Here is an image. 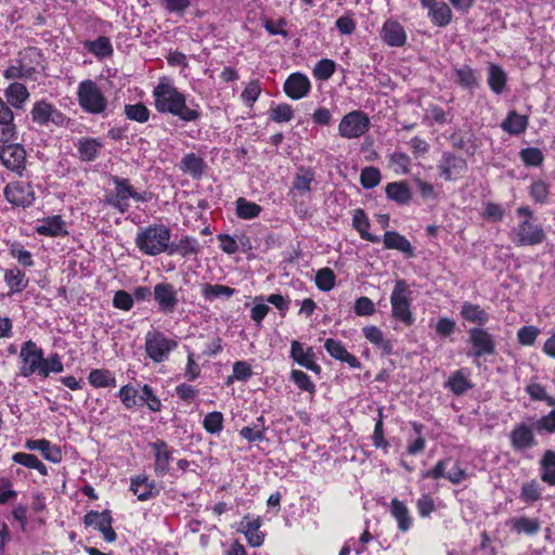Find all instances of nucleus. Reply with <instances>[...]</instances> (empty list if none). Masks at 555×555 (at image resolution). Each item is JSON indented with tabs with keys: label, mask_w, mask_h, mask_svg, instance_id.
Instances as JSON below:
<instances>
[{
	"label": "nucleus",
	"mask_w": 555,
	"mask_h": 555,
	"mask_svg": "<svg viewBox=\"0 0 555 555\" xmlns=\"http://www.w3.org/2000/svg\"><path fill=\"white\" fill-rule=\"evenodd\" d=\"M154 107L159 114H169L183 122L197 121L201 105L189 94L180 91L170 77L163 76L152 91Z\"/></svg>",
	"instance_id": "nucleus-1"
},
{
	"label": "nucleus",
	"mask_w": 555,
	"mask_h": 555,
	"mask_svg": "<svg viewBox=\"0 0 555 555\" xmlns=\"http://www.w3.org/2000/svg\"><path fill=\"white\" fill-rule=\"evenodd\" d=\"M64 365L59 353H51L43 357V350L35 341L26 340L22 344L18 353V375L30 377L37 375L40 378H48L51 373H62Z\"/></svg>",
	"instance_id": "nucleus-2"
},
{
	"label": "nucleus",
	"mask_w": 555,
	"mask_h": 555,
	"mask_svg": "<svg viewBox=\"0 0 555 555\" xmlns=\"http://www.w3.org/2000/svg\"><path fill=\"white\" fill-rule=\"evenodd\" d=\"M170 241L171 231L163 223H153L139 228L134 238L137 248L146 256L168 254Z\"/></svg>",
	"instance_id": "nucleus-3"
},
{
	"label": "nucleus",
	"mask_w": 555,
	"mask_h": 555,
	"mask_svg": "<svg viewBox=\"0 0 555 555\" xmlns=\"http://www.w3.org/2000/svg\"><path fill=\"white\" fill-rule=\"evenodd\" d=\"M517 215L522 220L513 228L511 237L518 246H532L542 243L545 238L543 228L533 222L532 211L527 206L517 209Z\"/></svg>",
	"instance_id": "nucleus-4"
},
{
	"label": "nucleus",
	"mask_w": 555,
	"mask_h": 555,
	"mask_svg": "<svg viewBox=\"0 0 555 555\" xmlns=\"http://www.w3.org/2000/svg\"><path fill=\"white\" fill-rule=\"evenodd\" d=\"M77 100L81 109L89 114H104L108 107V100L101 88L91 79L82 80L77 90Z\"/></svg>",
	"instance_id": "nucleus-5"
},
{
	"label": "nucleus",
	"mask_w": 555,
	"mask_h": 555,
	"mask_svg": "<svg viewBox=\"0 0 555 555\" xmlns=\"http://www.w3.org/2000/svg\"><path fill=\"white\" fill-rule=\"evenodd\" d=\"M411 302L409 284L404 280H397L390 295L391 315L405 326H411L415 322L411 310Z\"/></svg>",
	"instance_id": "nucleus-6"
},
{
	"label": "nucleus",
	"mask_w": 555,
	"mask_h": 555,
	"mask_svg": "<svg viewBox=\"0 0 555 555\" xmlns=\"http://www.w3.org/2000/svg\"><path fill=\"white\" fill-rule=\"evenodd\" d=\"M178 347V340L167 336L158 330L149 331L144 337V350L146 357L154 363L167 361L172 351Z\"/></svg>",
	"instance_id": "nucleus-7"
},
{
	"label": "nucleus",
	"mask_w": 555,
	"mask_h": 555,
	"mask_svg": "<svg viewBox=\"0 0 555 555\" xmlns=\"http://www.w3.org/2000/svg\"><path fill=\"white\" fill-rule=\"evenodd\" d=\"M371 128V120L366 113L354 109L346 115L339 121L338 134L347 140L359 139Z\"/></svg>",
	"instance_id": "nucleus-8"
},
{
	"label": "nucleus",
	"mask_w": 555,
	"mask_h": 555,
	"mask_svg": "<svg viewBox=\"0 0 555 555\" xmlns=\"http://www.w3.org/2000/svg\"><path fill=\"white\" fill-rule=\"evenodd\" d=\"M5 199L16 207H29L36 199L33 185L25 181H13L5 185L3 190Z\"/></svg>",
	"instance_id": "nucleus-9"
},
{
	"label": "nucleus",
	"mask_w": 555,
	"mask_h": 555,
	"mask_svg": "<svg viewBox=\"0 0 555 555\" xmlns=\"http://www.w3.org/2000/svg\"><path fill=\"white\" fill-rule=\"evenodd\" d=\"M0 163L9 170L21 175L26 167V151L22 144H0Z\"/></svg>",
	"instance_id": "nucleus-10"
},
{
	"label": "nucleus",
	"mask_w": 555,
	"mask_h": 555,
	"mask_svg": "<svg viewBox=\"0 0 555 555\" xmlns=\"http://www.w3.org/2000/svg\"><path fill=\"white\" fill-rule=\"evenodd\" d=\"M153 297L158 311L164 314L173 313L179 305L178 291L169 282L157 283L153 289Z\"/></svg>",
	"instance_id": "nucleus-11"
},
{
	"label": "nucleus",
	"mask_w": 555,
	"mask_h": 555,
	"mask_svg": "<svg viewBox=\"0 0 555 555\" xmlns=\"http://www.w3.org/2000/svg\"><path fill=\"white\" fill-rule=\"evenodd\" d=\"M86 527H92L100 531L106 542H114L117 538L113 529V517L109 511L96 512L90 511L83 517Z\"/></svg>",
	"instance_id": "nucleus-12"
},
{
	"label": "nucleus",
	"mask_w": 555,
	"mask_h": 555,
	"mask_svg": "<svg viewBox=\"0 0 555 555\" xmlns=\"http://www.w3.org/2000/svg\"><path fill=\"white\" fill-rule=\"evenodd\" d=\"M30 115L33 121L40 126H46L49 122L61 126L65 121V116L54 105L44 100L34 104Z\"/></svg>",
	"instance_id": "nucleus-13"
},
{
	"label": "nucleus",
	"mask_w": 555,
	"mask_h": 555,
	"mask_svg": "<svg viewBox=\"0 0 555 555\" xmlns=\"http://www.w3.org/2000/svg\"><path fill=\"white\" fill-rule=\"evenodd\" d=\"M512 448L516 452H525L537 444L533 426L527 423L517 424L509 433Z\"/></svg>",
	"instance_id": "nucleus-14"
},
{
	"label": "nucleus",
	"mask_w": 555,
	"mask_h": 555,
	"mask_svg": "<svg viewBox=\"0 0 555 555\" xmlns=\"http://www.w3.org/2000/svg\"><path fill=\"white\" fill-rule=\"evenodd\" d=\"M35 230L37 234L48 237L65 236L68 234L67 224L60 215L38 219Z\"/></svg>",
	"instance_id": "nucleus-15"
},
{
	"label": "nucleus",
	"mask_w": 555,
	"mask_h": 555,
	"mask_svg": "<svg viewBox=\"0 0 555 555\" xmlns=\"http://www.w3.org/2000/svg\"><path fill=\"white\" fill-rule=\"evenodd\" d=\"M311 90L309 78L302 73L291 74L284 82V92L292 100L306 98Z\"/></svg>",
	"instance_id": "nucleus-16"
},
{
	"label": "nucleus",
	"mask_w": 555,
	"mask_h": 555,
	"mask_svg": "<svg viewBox=\"0 0 555 555\" xmlns=\"http://www.w3.org/2000/svg\"><path fill=\"white\" fill-rule=\"evenodd\" d=\"M154 454V472L156 476L164 477L169 472V465L172 461V450L163 440L150 443Z\"/></svg>",
	"instance_id": "nucleus-17"
},
{
	"label": "nucleus",
	"mask_w": 555,
	"mask_h": 555,
	"mask_svg": "<svg viewBox=\"0 0 555 555\" xmlns=\"http://www.w3.org/2000/svg\"><path fill=\"white\" fill-rule=\"evenodd\" d=\"M291 358L300 366H304L315 374H320L321 366L317 363L315 354L311 347L306 348L298 340H293L291 345Z\"/></svg>",
	"instance_id": "nucleus-18"
},
{
	"label": "nucleus",
	"mask_w": 555,
	"mask_h": 555,
	"mask_svg": "<svg viewBox=\"0 0 555 555\" xmlns=\"http://www.w3.org/2000/svg\"><path fill=\"white\" fill-rule=\"evenodd\" d=\"M24 447L29 451H39L44 460L54 464L60 463L63 459L61 447L44 438L27 439Z\"/></svg>",
	"instance_id": "nucleus-19"
},
{
	"label": "nucleus",
	"mask_w": 555,
	"mask_h": 555,
	"mask_svg": "<svg viewBox=\"0 0 555 555\" xmlns=\"http://www.w3.org/2000/svg\"><path fill=\"white\" fill-rule=\"evenodd\" d=\"M129 490L139 501H149L158 494L155 481L145 474H139L130 477Z\"/></svg>",
	"instance_id": "nucleus-20"
},
{
	"label": "nucleus",
	"mask_w": 555,
	"mask_h": 555,
	"mask_svg": "<svg viewBox=\"0 0 555 555\" xmlns=\"http://www.w3.org/2000/svg\"><path fill=\"white\" fill-rule=\"evenodd\" d=\"M374 537L364 530L359 538L349 539L339 552V555H370V547L376 544Z\"/></svg>",
	"instance_id": "nucleus-21"
},
{
	"label": "nucleus",
	"mask_w": 555,
	"mask_h": 555,
	"mask_svg": "<svg viewBox=\"0 0 555 555\" xmlns=\"http://www.w3.org/2000/svg\"><path fill=\"white\" fill-rule=\"evenodd\" d=\"M469 340L474 348V357L479 358L485 354L494 353L495 344L492 336L487 331L481 328L470 330Z\"/></svg>",
	"instance_id": "nucleus-22"
},
{
	"label": "nucleus",
	"mask_w": 555,
	"mask_h": 555,
	"mask_svg": "<svg viewBox=\"0 0 555 555\" xmlns=\"http://www.w3.org/2000/svg\"><path fill=\"white\" fill-rule=\"evenodd\" d=\"M423 8L428 9V16L433 24L447 26L452 18V11L446 2L437 0H420Z\"/></svg>",
	"instance_id": "nucleus-23"
},
{
	"label": "nucleus",
	"mask_w": 555,
	"mask_h": 555,
	"mask_svg": "<svg viewBox=\"0 0 555 555\" xmlns=\"http://www.w3.org/2000/svg\"><path fill=\"white\" fill-rule=\"evenodd\" d=\"M380 38L389 47H402L406 42V33L399 22L387 20L383 24Z\"/></svg>",
	"instance_id": "nucleus-24"
},
{
	"label": "nucleus",
	"mask_w": 555,
	"mask_h": 555,
	"mask_svg": "<svg viewBox=\"0 0 555 555\" xmlns=\"http://www.w3.org/2000/svg\"><path fill=\"white\" fill-rule=\"evenodd\" d=\"M324 348L335 360L347 363L351 369H361V362L346 349L341 341L327 338L324 343Z\"/></svg>",
	"instance_id": "nucleus-25"
},
{
	"label": "nucleus",
	"mask_w": 555,
	"mask_h": 555,
	"mask_svg": "<svg viewBox=\"0 0 555 555\" xmlns=\"http://www.w3.org/2000/svg\"><path fill=\"white\" fill-rule=\"evenodd\" d=\"M262 520L260 517H244L241 522L240 531L244 533L248 544L251 547H259L264 541V533L260 530Z\"/></svg>",
	"instance_id": "nucleus-26"
},
{
	"label": "nucleus",
	"mask_w": 555,
	"mask_h": 555,
	"mask_svg": "<svg viewBox=\"0 0 555 555\" xmlns=\"http://www.w3.org/2000/svg\"><path fill=\"white\" fill-rule=\"evenodd\" d=\"M115 192L107 198V203L124 214L129 208L130 183L127 179L115 178Z\"/></svg>",
	"instance_id": "nucleus-27"
},
{
	"label": "nucleus",
	"mask_w": 555,
	"mask_h": 555,
	"mask_svg": "<svg viewBox=\"0 0 555 555\" xmlns=\"http://www.w3.org/2000/svg\"><path fill=\"white\" fill-rule=\"evenodd\" d=\"M383 244L386 249H395L404 255L405 258L415 256L411 242L397 231H386L383 236Z\"/></svg>",
	"instance_id": "nucleus-28"
},
{
	"label": "nucleus",
	"mask_w": 555,
	"mask_h": 555,
	"mask_svg": "<svg viewBox=\"0 0 555 555\" xmlns=\"http://www.w3.org/2000/svg\"><path fill=\"white\" fill-rule=\"evenodd\" d=\"M466 169V162L457 156L444 154L439 164L441 177L446 180H454L460 177Z\"/></svg>",
	"instance_id": "nucleus-29"
},
{
	"label": "nucleus",
	"mask_w": 555,
	"mask_h": 555,
	"mask_svg": "<svg viewBox=\"0 0 555 555\" xmlns=\"http://www.w3.org/2000/svg\"><path fill=\"white\" fill-rule=\"evenodd\" d=\"M390 515L397 522L401 532H408L413 526V517L404 502L392 499L390 502Z\"/></svg>",
	"instance_id": "nucleus-30"
},
{
	"label": "nucleus",
	"mask_w": 555,
	"mask_h": 555,
	"mask_svg": "<svg viewBox=\"0 0 555 555\" xmlns=\"http://www.w3.org/2000/svg\"><path fill=\"white\" fill-rule=\"evenodd\" d=\"M3 281L10 289L9 296L22 293L29 283L25 272L17 267L5 269L3 272Z\"/></svg>",
	"instance_id": "nucleus-31"
},
{
	"label": "nucleus",
	"mask_w": 555,
	"mask_h": 555,
	"mask_svg": "<svg viewBox=\"0 0 555 555\" xmlns=\"http://www.w3.org/2000/svg\"><path fill=\"white\" fill-rule=\"evenodd\" d=\"M363 336L367 341L379 349L384 354H391L393 345L390 339L386 338L383 331L375 325H367L362 328Z\"/></svg>",
	"instance_id": "nucleus-32"
},
{
	"label": "nucleus",
	"mask_w": 555,
	"mask_h": 555,
	"mask_svg": "<svg viewBox=\"0 0 555 555\" xmlns=\"http://www.w3.org/2000/svg\"><path fill=\"white\" fill-rule=\"evenodd\" d=\"M16 63H20L22 70L30 77L41 65L42 54L37 48L28 47L20 52Z\"/></svg>",
	"instance_id": "nucleus-33"
},
{
	"label": "nucleus",
	"mask_w": 555,
	"mask_h": 555,
	"mask_svg": "<svg viewBox=\"0 0 555 555\" xmlns=\"http://www.w3.org/2000/svg\"><path fill=\"white\" fill-rule=\"evenodd\" d=\"M446 387L454 395L461 396L473 388L470 373L467 369H461L453 372L446 383Z\"/></svg>",
	"instance_id": "nucleus-34"
},
{
	"label": "nucleus",
	"mask_w": 555,
	"mask_h": 555,
	"mask_svg": "<svg viewBox=\"0 0 555 555\" xmlns=\"http://www.w3.org/2000/svg\"><path fill=\"white\" fill-rule=\"evenodd\" d=\"M352 227L362 240L371 243L379 242V237L370 232L371 222L363 209L357 208L352 211Z\"/></svg>",
	"instance_id": "nucleus-35"
},
{
	"label": "nucleus",
	"mask_w": 555,
	"mask_h": 555,
	"mask_svg": "<svg viewBox=\"0 0 555 555\" xmlns=\"http://www.w3.org/2000/svg\"><path fill=\"white\" fill-rule=\"evenodd\" d=\"M103 145V141L99 138H81L77 143L80 159L83 162L94 160L99 156Z\"/></svg>",
	"instance_id": "nucleus-36"
},
{
	"label": "nucleus",
	"mask_w": 555,
	"mask_h": 555,
	"mask_svg": "<svg viewBox=\"0 0 555 555\" xmlns=\"http://www.w3.org/2000/svg\"><path fill=\"white\" fill-rule=\"evenodd\" d=\"M506 526L518 534L525 533L533 535L539 532L541 524L537 518H529L527 516L513 517L506 521Z\"/></svg>",
	"instance_id": "nucleus-37"
},
{
	"label": "nucleus",
	"mask_w": 555,
	"mask_h": 555,
	"mask_svg": "<svg viewBox=\"0 0 555 555\" xmlns=\"http://www.w3.org/2000/svg\"><path fill=\"white\" fill-rule=\"evenodd\" d=\"M4 96L11 106L23 108L29 99V92L23 83L12 82L4 90Z\"/></svg>",
	"instance_id": "nucleus-38"
},
{
	"label": "nucleus",
	"mask_w": 555,
	"mask_h": 555,
	"mask_svg": "<svg viewBox=\"0 0 555 555\" xmlns=\"http://www.w3.org/2000/svg\"><path fill=\"white\" fill-rule=\"evenodd\" d=\"M88 383L93 388H115L117 385L116 376L106 369H93L88 375Z\"/></svg>",
	"instance_id": "nucleus-39"
},
{
	"label": "nucleus",
	"mask_w": 555,
	"mask_h": 555,
	"mask_svg": "<svg viewBox=\"0 0 555 555\" xmlns=\"http://www.w3.org/2000/svg\"><path fill=\"white\" fill-rule=\"evenodd\" d=\"M502 129L513 135L521 134L528 127V117L511 111L501 125Z\"/></svg>",
	"instance_id": "nucleus-40"
},
{
	"label": "nucleus",
	"mask_w": 555,
	"mask_h": 555,
	"mask_svg": "<svg viewBox=\"0 0 555 555\" xmlns=\"http://www.w3.org/2000/svg\"><path fill=\"white\" fill-rule=\"evenodd\" d=\"M386 195L389 199L400 204L405 205L412 198L411 190L406 182H390L386 185L385 189Z\"/></svg>",
	"instance_id": "nucleus-41"
},
{
	"label": "nucleus",
	"mask_w": 555,
	"mask_h": 555,
	"mask_svg": "<svg viewBox=\"0 0 555 555\" xmlns=\"http://www.w3.org/2000/svg\"><path fill=\"white\" fill-rule=\"evenodd\" d=\"M262 207L245 197H238L235 201V215L242 220H253L259 217Z\"/></svg>",
	"instance_id": "nucleus-42"
},
{
	"label": "nucleus",
	"mask_w": 555,
	"mask_h": 555,
	"mask_svg": "<svg viewBox=\"0 0 555 555\" xmlns=\"http://www.w3.org/2000/svg\"><path fill=\"white\" fill-rule=\"evenodd\" d=\"M235 292L234 288L222 284L204 283L201 285V295L207 301H212L217 298H231Z\"/></svg>",
	"instance_id": "nucleus-43"
},
{
	"label": "nucleus",
	"mask_w": 555,
	"mask_h": 555,
	"mask_svg": "<svg viewBox=\"0 0 555 555\" xmlns=\"http://www.w3.org/2000/svg\"><path fill=\"white\" fill-rule=\"evenodd\" d=\"M83 46L99 60L111 56L114 51L109 38L105 36H100L95 40H87Z\"/></svg>",
	"instance_id": "nucleus-44"
},
{
	"label": "nucleus",
	"mask_w": 555,
	"mask_h": 555,
	"mask_svg": "<svg viewBox=\"0 0 555 555\" xmlns=\"http://www.w3.org/2000/svg\"><path fill=\"white\" fill-rule=\"evenodd\" d=\"M199 243L195 237L184 236L177 244H170L168 255H180L184 258L197 255Z\"/></svg>",
	"instance_id": "nucleus-45"
},
{
	"label": "nucleus",
	"mask_w": 555,
	"mask_h": 555,
	"mask_svg": "<svg viewBox=\"0 0 555 555\" xmlns=\"http://www.w3.org/2000/svg\"><path fill=\"white\" fill-rule=\"evenodd\" d=\"M487 80L491 91L501 94L505 89L507 76L500 65L491 63L488 67Z\"/></svg>",
	"instance_id": "nucleus-46"
},
{
	"label": "nucleus",
	"mask_w": 555,
	"mask_h": 555,
	"mask_svg": "<svg viewBox=\"0 0 555 555\" xmlns=\"http://www.w3.org/2000/svg\"><path fill=\"white\" fill-rule=\"evenodd\" d=\"M314 182V171L311 169L301 168L299 172L294 177L292 191L298 192L300 195H305L312 191Z\"/></svg>",
	"instance_id": "nucleus-47"
},
{
	"label": "nucleus",
	"mask_w": 555,
	"mask_h": 555,
	"mask_svg": "<svg viewBox=\"0 0 555 555\" xmlns=\"http://www.w3.org/2000/svg\"><path fill=\"white\" fill-rule=\"evenodd\" d=\"M12 461L26 468L37 470L41 476L48 475V467L41 462L38 456L26 452H16L12 455Z\"/></svg>",
	"instance_id": "nucleus-48"
},
{
	"label": "nucleus",
	"mask_w": 555,
	"mask_h": 555,
	"mask_svg": "<svg viewBox=\"0 0 555 555\" xmlns=\"http://www.w3.org/2000/svg\"><path fill=\"white\" fill-rule=\"evenodd\" d=\"M541 479L550 485L555 486V452L547 450L544 452L540 461Z\"/></svg>",
	"instance_id": "nucleus-49"
},
{
	"label": "nucleus",
	"mask_w": 555,
	"mask_h": 555,
	"mask_svg": "<svg viewBox=\"0 0 555 555\" xmlns=\"http://www.w3.org/2000/svg\"><path fill=\"white\" fill-rule=\"evenodd\" d=\"M461 315L468 322L483 325L488 322V313L479 306L472 302H464L461 309Z\"/></svg>",
	"instance_id": "nucleus-50"
},
{
	"label": "nucleus",
	"mask_w": 555,
	"mask_h": 555,
	"mask_svg": "<svg viewBox=\"0 0 555 555\" xmlns=\"http://www.w3.org/2000/svg\"><path fill=\"white\" fill-rule=\"evenodd\" d=\"M204 168L205 163L203 158L194 153L184 155L181 160V170L191 175L193 178H199L204 172Z\"/></svg>",
	"instance_id": "nucleus-51"
},
{
	"label": "nucleus",
	"mask_w": 555,
	"mask_h": 555,
	"mask_svg": "<svg viewBox=\"0 0 555 555\" xmlns=\"http://www.w3.org/2000/svg\"><path fill=\"white\" fill-rule=\"evenodd\" d=\"M143 404H145L152 412H159L163 406L160 399L155 395L154 389L147 384H144L140 388L139 406Z\"/></svg>",
	"instance_id": "nucleus-52"
},
{
	"label": "nucleus",
	"mask_w": 555,
	"mask_h": 555,
	"mask_svg": "<svg viewBox=\"0 0 555 555\" xmlns=\"http://www.w3.org/2000/svg\"><path fill=\"white\" fill-rule=\"evenodd\" d=\"M455 81L463 88L472 89L478 85V77L473 68L467 65L455 68Z\"/></svg>",
	"instance_id": "nucleus-53"
},
{
	"label": "nucleus",
	"mask_w": 555,
	"mask_h": 555,
	"mask_svg": "<svg viewBox=\"0 0 555 555\" xmlns=\"http://www.w3.org/2000/svg\"><path fill=\"white\" fill-rule=\"evenodd\" d=\"M314 282L320 291L330 292L335 287L336 275L332 269L322 268L317 271Z\"/></svg>",
	"instance_id": "nucleus-54"
},
{
	"label": "nucleus",
	"mask_w": 555,
	"mask_h": 555,
	"mask_svg": "<svg viewBox=\"0 0 555 555\" xmlns=\"http://www.w3.org/2000/svg\"><path fill=\"white\" fill-rule=\"evenodd\" d=\"M270 119L276 124L288 122L294 118V109L287 103L272 105L269 109Z\"/></svg>",
	"instance_id": "nucleus-55"
},
{
	"label": "nucleus",
	"mask_w": 555,
	"mask_h": 555,
	"mask_svg": "<svg viewBox=\"0 0 555 555\" xmlns=\"http://www.w3.org/2000/svg\"><path fill=\"white\" fill-rule=\"evenodd\" d=\"M125 115L128 119L144 124L150 119L151 112L143 103L126 104Z\"/></svg>",
	"instance_id": "nucleus-56"
},
{
	"label": "nucleus",
	"mask_w": 555,
	"mask_h": 555,
	"mask_svg": "<svg viewBox=\"0 0 555 555\" xmlns=\"http://www.w3.org/2000/svg\"><path fill=\"white\" fill-rule=\"evenodd\" d=\"M223 414L218 411L209 412L203 420V427L210 435H219L223 430Z\"/></svg>",
	"instance_id": "nucleus-57"
},
{
	"label": "nucleus",
	"mask_w": 555,
	"mask_h": 555,
	"mask_svg": "<svg viewBox=\"0 0 555 555\" xmlns=\"http://www.w3.org/2000/svg\"><path fill=\"white\" fill-rule=\"evenodd\" d=\"M139 393L140 390H138L131 384H127L120 387L118 391V398L126 409L131 410L135 406H139Z\"/></svg>",
	"instance_id": "nucleus-58"
},
{
	"label": "nucleus",
	"mask_w": 555,
	"mask_h": 555,
	"mask_svg": "<svg viewBox=\"0 0 555 555\" xmlns=\"http://www.w3.org/2000/svg\"><path fill=\"white\" fill-rule=\"evenodd\" d=\"M412 428L415 433V437L408 441L406 452L410 455H416L421 453L426 446L425 438L423 437V425L416 422L412 423Z\"/></svg>",
	"instance_id": "nucleus-59"
},
{
	"label": "nucleus",
	"mask_w": 555,
	"mask_h": 555,
	"mask_svg": "<svg viewBox=\"0 0 555 555\" xmlns=\"http://www.w3.org/2000/svg\"><path fill=\"white\" fill-rule=\"evenodd\" d=\"M336 70V64L333 60L322 59L313 68V76L321 81L330 79Z\"/></svg>",
	"instance_id": "nucleus-60"
},
{
	"label": "nucleus",
	"mask_w": 555,
	"mask_h": 555,
	"mask_svg": "<svg viewBox=\"0 0 555 555\" xmlns=\"http://www.w3.org/2000/svg\"><path fill=\"white\" fill-rule=\"evenodd\" d=\"M529 194L535 203L545 204L550 195V185L543 180H534L529 188Z\"/></svg>",
	"instance_id": "nucleus-61"
},
{
	"label": "nucleus",
	"mask_w": 555,
	"mask_h": 555,
	"mask_svg": "<svg viewBox=\"0 0 555 555\" xmlns=\"http://www.w3.org/2000/svg\"><path fill=\"white\" fill-rule=\"evenodd\" d=\"M380 179V171L376 167L372 166L363 168L360 175L361 185L366 190L377 186Z\"/></svg>",
	"instance_id": "nucleus-62"
},
{
	"label": "nucleus",
	"mask_w": 555,
	"mask_h": 555,
	"mask_svg": "<svg viewBox=\"0 0 555 555\" xmlns=\"http://www.w3.org/2000/svg\"><path fill=\"white\" fill-rule=\"evenodd\" d=\"M521 162L529 167H538L543 163L544 156L538 147H526L519 152Z\"/></svg>",
	"instance_id": "nucleus-63"
},
{
	"label": "nucleus",
	"mask_w": 555,
	"mask_h": 555,
	"mask_svg": "<svg viewBox=\"0 0 555 555\" xmlns=\"http://www.w3.org/2000/svg\"><path fill=\"white\" fill-rule=\"evenodd\" d=\"M260 93H261V86H260L259 80H251L247 83V86L243 90V92L241 94V99L246 106L251 107L255 104V102L258 100Z\"/></svg>",
	"instance_id": "nucleus-64"
}]
</instances>
